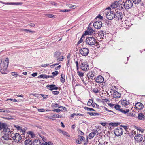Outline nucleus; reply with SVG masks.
I'll return each instance as SVG.
<instances>
[{
  "label": "nucleus",
  "mask_w": 145,
  "mask_h": 145,
  "mask_svg": "<svg viewBox=\"0 0 145 145\" xmlns=\"http://www.w3.org/2000/svg\"><path fill=\"white\" fill-rule=\"evenodd\" d=\"M2 59H0V71L3 74H6L7 69L9 63V59L7 58L5 61H2Z\"/></svg>",
  "instance_id": "nucleus-1"
},
{
  "label": "nucleus",
  "mask_w": 145,
  "mask_h": 145,
  "mask_svg": "<svg viewBox=\"0 0 145 145\" xmlns=\"http://www.w3.org/2000/svg\"><path fill=\"white\" fill-rule=\"evenodd\" d=\"M106 16L107 18L109 20L112 19L114 17V14H113L112 12L111 11L110 8L108 7L106 10Z\"/></svg>",
  "instance_id": "nucleus-2"
},
{
  "label": "nucleus",
  "mask_w": 145,
  "mask_h": 145,
  "mask_svg": "<svg viewBox=\"0 0 145 145\" xmlns=\"http://www.w3.org/2000/svg\"><path fill=\"white\" fill-rule=\"evenodd\" d=\"M86 43L90 45H94L96 42V40L93 37H89L86 38Z\"/></svg>",
  "instance_id": "nucleus-3"
},
{
  "label": "nucleus",
  "mask_w": 145,
  "mask_h": 145,
  "mask_svg": "<svg viewBox=\"0 0 145 145\" xmlns=\"http://www.w3.org/2000/svg\"><path fill=\"white\" fill-rule=\"evenodd\" d=\"M133 4V3L131 1L127 0L125 2L123 5L125 9H128L132 7Z\"/></svg>",
  "instance_id": "nucleus-4"
},
{
  "label": "nucleus",
  "mask_w": 145,
  "mask_h": 145,
  "mask_svg": "<svg viewBox=\"0 0 145 145\" xmlns=\"http://www.w3.org/2000/svg\"><path fill=\"white\" fill-rule=\"evenodd\" d=\"M12 138L15 142H18L21 140L22 138L20 135L18 133H16L12 137Z\"/></svg>",
  "instance_id": "nucleus-5"
},
{
  "label": "nucleus",
  "mask_w": 145,
  "mask_h": 145,
  "mask_svg": "<svg viewBox=\"0 0 145 145\" xmlns=\"http://www.w3.org/2000/svg\"><path fill=\"white\" fill-rule=\"evenodd\" d=\"M115 135L119 136L121 135L123 133V129L121 128H116L114 131Z\"/></svg>",
  "instance_id": "nucleus-6"
},
{
  "label": "nucleus",
  "mask_w": 145,
  "mask_h": 145,
  "mask_svg": "<svg viewBox=\"0 0 145 145\" xmlns=\"http://www.w3.org/2000/svg\"><path fill=\"white\" fill-rule=\"evenodd\" d=\"M89 50L87 48H82L80 50V54L83 56H86L88 54Z\"/></svg>",
  "instance_id": "nucleus-7"
},
{
  "label": "nucleus",
  "mask_w": 145,
  "mask_h": 145,
  "mask_svg": "<svg viewBox=\"0 0 145 145\" xmlns=\"http://www.w3.org/2000/svg\"><path fill=\"white\" fill-rule=\"evenodd\" d=\"M134 139L136 142H140L142 140V135L140 134H137L135 137Z\"/></svg>",
  "instance_id": "nucleus-8"
},
{
  "label": "nucleus",
  "mask_w": 145,
  "mask_h": 145,
  "mask_svg": "<svg viewBox=\"0 0 145 145\" xmlns=\"http://www.w3.org/2000/svg\"><path fill=\"white\" fill-rule=\"evenodd\" d=\"M102 23L101 21H96L94 23L93 25L96 29H100L102 26Z\"/></svg>",
  "instance_id": "nucleus-9"
},
{
  "label": "nucleus",
  "mask_w": 145,
  "mask_h": 145,
  "mask_svg": "<svg viewBox=\"0 0 145 145\" xmlns=\"http://www.w3.org/2000/svg\"><path fill=\"white\" fill-rule=\"evenodd\" d=\"M14 126L18 130L20 131V132L22 133L23 134H24L26 130L25 128H22L21 126L16 125H14Z\"/></svg>",
  "instance_id": "nucleus-10"
},
{
  "label": "nucleus",
  "mask_w": 145,
  "mask_h": 145,
  "mask_svg": "<svg viewBox=\"0 0 145 145\" xmlns=\"http://www.w3.org/2000/svg\"><path fill=\"white\" fill-rule=\"evenodd\" d=\"M61 54V52L59 51L56 52H55L54 54V56L55 57L57 58V60L58 61H62L64 59V57L62 56V58L60 59L58 58L59 57L60 55Z\"/></svg>",
  "instance_id": "nucleus-11"
},
{
  "label": "nucleus",
  "mask_w": 145,
  "mask_h": 145,
  "mask_svg": "<svg viewBox=\"0 0 145 145\" xmlns=\"http://www.w3.org/2000/svg\"><path fill=\"white\" fill-rule=\"evenodd\" d=\"M122 105L125 107L128 108L130 104L129 102L126 100H121Z\"/></svg>",
  "instance_id": "nucleus-12"
},
{
  "label": "nucleus",
  "mask_w": 145,
  "mask_h": 145,
  "mask_svg": "<svg viewBox=\"0 0 145 145\" xmlns=\"http://www.w3.org/2000/svg\"><path fill=\"white\" fill-rule=\"evenodd\" d=\"M0 3L6 5H21L22 4V3L21 2H7V3H5L3 2L2 1H0Z\"/></svg>",
  "instance_id": "nucleus-13"
},
{
  "label": "nucleus",
  "mask_w": 145,
  "mask_h": 145,
  "mask_svg": "<svg viewBox=\"0 0 145 145\" xmlns=\"http://www.w3.org/2000/svg\"><path fill=\"white\" fill-rule=\"evenodd\" d=\"M81 68L82 70L85 71H87L89 69L88 65L85 63H83L82 64Z\"/></svg>",
  "instance_id": "nucleus-14"
},
{
  "label": "nucleus",
  "mask_w": 145,
  "mask_h": 145,
  "mask_svg": "<svg viewBox=\"0 0 145 145\" xmlns=\"http://www.w3.org/2000/svg\"><path fill=\"white\" fill-rule=\"evenodd\" d=\"M143 107V105L140 103H137L135 105V108L137 110H140Z\"/></svg>",
  "instance_id": "nucleus-15"
},
{
  "label": "nucleus",
  "mask_w": 145,
  "mask_h": 145,
  "mask_svg": "<svg viewBox=\"0 0 145 145\" xmlns=\"http://www.w3.org/2000/svg\"><path fill=\"white\" fill-rule=\"evenodd\" d=\"M94 30L90 27H88L87 30L84 33L85 35H91L94 32Z\"/></svg>",
  "instance_id": "nucleus-16"
},
{
  "label": "nucleus",
  "mask_w": 145,
  "mask_h": 145,
  "mask_svg": "<svg viewBox=\"0 0 145 145\" xmlns=\"http://www.w3.org/2000/svg\"><path fill=\"white\" fill-rule=\"evenodd\" d=\"M47 88H50L49 89L50 90L52 91L54 90H57L58 89V87H56L54 85H47L46 86Z\"/></svg>",
  "instance_id": "nucleus-17"
},
{
  "label": "nucleus",
  "mask_w": 145,
  "mask_h": 145,
  "mask_svg": "<svg viewBox=\"0 0 145 145\" xmlns=\"http://www.w3.org/2000/svg\"><path fill=\"white\" fill-rule=\"evenodd\" d=\"M123 26L125 28H127V27L130 26L131 25L130 22L127 20H125L123 22Z\"/></svg>",
  "instance_id": "nucleus-18"
},
{
  "label": "nucleus",
  "mask_w": 145,
  "mask_h": 145,
  "mask_svg": "<svg viewBox=\"0 0 145 145\" xmlns=\"http://www.w3.org/2000/svg\"><path fill=\"white\" fill-rule=\"evenodd\" d=\"M104 81L103 78L101 76H99L96 79V81L98 83H101Z\"/></svg>",
  "instance_id": "nucleus-19"
},
{
  "label": "nucleus",
  "mask_w": 145,
  "mask_h": 145,
  "mask_svg": "<svg viewBox=\"0 0 145 145\" xmlns=\"http://www.w3.org/2000/svg\"><path fill=\"white\" fill-rule=\"evenodd\" d=\"M3 131L5 134H10L11 133L10 129L8 128L7 125H6V127H5L3 129Z\"/></svg>",
  "instance_id": "nucleus-20"
},
{
  "label": "nucleus",
  "mask_w": 145,
  "mask_h": 145,
  "mask_svg": "<svg viewBox=\"0 0 145 145\" xmlns=\"http://www.w3.org/2000/svg\"><path fill=\"white\" fill-rule=\"evenodd\" d=\"M114 17L118 20H120L122 18L121 14L119 12H117L114 14Z\"/></svg>",
  "instance_id": "nucleus-21"
},
{
  "label": "nucleus",
  "mask_w": 145,
  "mask_h": 145,
  "mask_svg": "<svg viewBox=\"0 0 145 145\" xmlns=\"http://www.w3.org/2000/svg\"><path fill=\"white\" fill-rule=\"evenodd\" d=\"M121 95L120 93L116 91L113 93V96L114 98H118L120 97Z\"/></svg>",
  "instance_id": "nucleus-22"
},
{
  "label": "nucleus",
  "mask_w": 145,
  "mask_h": 145,
  "mask_svg": "<svg viewBox=\"0 0 145 145\" xmlns=\"http://www.w3.org/2000/svg\"><path fill=\"white\" fill-rule=\"evenodd\" d=\"M119 4V2L118 1H116L111 5V6L112 8H114L118 6Z\"/></svg>",
  "instance_id": "nucleus-23"
},
{
  "label": "nucleus",
  "mask_w": 145,
  "mask_h": 145,
  "mask_svg": "<svg viewBox=\"0 0 145 145\" xmlns=\"http://www.w3.org/2000/svg\"><path fill=\"white\" fill-rule=\"evenodd\" d=\"M97 132V130H95L91 133L89 135V138L91 139L92 138Z\"/></svg>",
  "instance_id": "nucleus-24"
},
{
  "label": "nucleus",
  "mask_w": 145,
  "mask_h": 145,
  "mask_svg": "<svg viewBox=\"0 0 145 145\" xmlns=\"http://www.w3.org/2000/svg\"><path fill=\"white\" fill-rule=\"evenodd\" d=\"M9 134H5L4 133V135L2 136V138L5 140H7L9 139Z\"/></svg>",
  "instance_id": "nucleus-25"
},
{
  "label": "nucleus",
  "mask_w": 145,
  "mask_h": 145,
  "mask_svg": "<svg viewBox=\"0 0 145 145\" xmlns=\"http://www.w3.org/2000/svg\"><path fill=\"white\" fill-rule=\"evenodd\" d=\"M41 143L40 141L36 140L33 142V145H40Z\"/></svg>",
  "instance_id": "nucleus-26"
},
{
  "label": "nucleus",
  "mask_w": 145,
  "mask_h": 145,
  "mask_svg": "<svg viewBox=\"0 0 145 145\" xmlns=\"http://www.w3.org/2000/svg\"><path fill=\"white\" fill-rule=\"evenodd\" d=\"M144 118V116L142 113H139L138 116V118L140 120H142Z\"/></svg>",
  "instance_id": "nucleus-27"
},
{
  "label": "nucleus",
  "mask_w": 145,
  "mask_h": 145,
  "mask_svg": "<svg viewBox=\"0 0 145 145\" xmlns=\"http://www.w3.org/2000/svg\"><path fill=\"white\" fill-rule=\"evenodd\" d=\"M6 124L4 123H1L0 122V130L3 129L5 127H6Z\"/></svg>",
  "instance_id": "nucleus-28"
},
{
  "label": "nucleus",
  "mask_w": 145,
  "mask_h": 145,
  "mask_svg": "<svg viewBox=\"0 0 145 145\" xmlns=\"http://www.w3.org/2000/svg\"><path fill=\"white\" fill-rule=\"evenodd\" d=\"M25 145H31V141L30 140H27L25 142Z\"/></svg>",
  "instance_id": "nucleus-29"
},
{
  "label": "nucleus",
  "mask_w": 145,
  "mask_h": 145,
  "mask_svg": "<svg viewBox=\"0 0 145 145\" xmlns=\"http://www.w3.org/2000/svg\"><path fill=\"white\" fill-rule=\"evenodd\" d=\"M120 111L122 113L126 114L128 113L129 111V109H127L125 110H124L123 109H120Z\"/></svg>",
  "instance_id": "nucleus-30"
},
{
  "label": "nucleus",
  "mask_w": 145,
  "mask_h": 145,
  "mask_svg": "<svg viewBox=\"0 0 145 145\" xmlns=\"http://www.w3.org/2000/svg\"><path fill=\"white\" fill-rule=\"evenodd\" d=\"M0 112H2L5 113H8L10 112L9 110H7L6 109H0Z\"/></svg>",
  "instance_id": "nucleus-31"
},
{
  "label": "nucleus",
  "mask_w": 145,
  "mask_h": 145,
  "mask_svg": "<svg viewBox=\"0 0 145 145\" xmlns=\"http://www.w3.org/2000/svg\"><path fill=\"white\" fill-rule=\"evenodd\" d=\"M84 37V35H82L81 37V38L80 39L79 41L78 42V43H77V45H78V44H80L82 43L83 42V39H82V38L83 37Z\"/></svg>",
  "instance_id": "nucleus-32"
},
{
  "label": "nucleus",
  "mask_w": 145,
  "mask_h": 145,
  "mask_svg": "<svg viewBox=\"0 0 145 145\" xmlns=\"http://www.w3.org/2000/svg\"><path fill=\"white\" fill-rule=\"evenodd\" d=\"M93 103V100L92 99L89 100L88 102V105L89 106H91L92 104Z\"/></svg>",
  "instance_id": "nucleus-33"
},
{
  "label": "nucleus",
  "mask_w": 145,
  "mask_h": 145,
  "mask_svg": "<svg viewBox=\"0 0 145 145\" xmlns=\"http://www.w3.org/2000/svg\"><path fill=\"white\" fill-rule=\"evenodd\" d=\"M23 31H25L27 32H29V33H34V31H33L31 30H30L28 29H23Z\"/></svg>",
  "instance_id": "nucleus-34"
},
{
  "label": "nucleus",
  "mask_w": 145,
  "mask_h": 145,
  "mask_svg": "<svg viewBox=\"0 0 145 145\" xmlns=\"http://www.w3.org/2000/svg\"><path fill=\"white\" fill-rule=\"evenodd\" d=\"M28 134L30 135L32 138H33L35 137V135L34 133L32 131H30L27 133Z\"/></svg>",
  "instance_id": "nucleus-35"
},
{
  "label": "nucleus",
  "mask_w": 145,
  "mask_h": 145,
  "mask_svg": "<svg viewBox=\"0 0 145 145\" xmlns=\"http://www.w3.org/2000/svg\"><path fill=\"white\" fill-rule=\"evenodd\" d=\"M64 76H63L62 74L61 75V82L62 83H64L65 81V79Z\"/></svg>",
  "instance_id": "nucleus-36"
},
{
  "label": "nucleus",
  "mask_w": 145,
  "mask_h": 145,
  "mask_svg": "<svg viewBox=\"0 0 145 145\" xmlns=\"http://www.w3.org/2000/svg\"><path fill=\"white\" fill-rule=\"evenodd\" d=\"M62 133L64 135H66V136L68 137H70V135L69 134H68V133L64 131H61Z\"/></svg>",
  "instance_id": "nucleus-37"
},
{
  "label": "nucleus",
  "mask_w": 145,
  "mask_h": 145,
  "mask_svg": "<svg viewBox=\"0 0 145 145\" xmlns=\"http://www.w3.org/2000/svg\"><path fill=\"white\" fill-rule=\"evenodd\" d=\"M134 3L135 4H138L141 1V0H133Z\"/></svg>",
  "instance_id": "nucleus-38"
},
{
  "label": "nucleus",
  "mask_w": 145,
  "mask_h": 145,
  "mask_svg": "<svg viewBox=\"0 0 145 145\" xmlns=\"http://www.w3.org/2000/svg\"><path fill=\"white\" fill-rule=\"evenodd\" d=\"M47 16L49 18H55V16L52 14H49L47 15Z\"/></svg>",
  "instance_id": "nucleus-39"
},
{
  "label": "nucleus",
  "mask_w": 145,
  "mask_h": 145,
  "mask_svg": "<svg viewBox=\"0 0 145 145\" xmlns=\"http://www.w3.org/2000/svg\"><path fill=\"white\" fill-rule=\"evenodd\" d=\"M55 117L57 118H61L62 117V116L61 115H59L57 114L53 115L52 117V118H54Z\"/></svg>",
  "instance_id": "nucleus-40"
},
{
  "label": "nucleus",
  "mask_w": 145,
  "mask_h": 145,
  "mask_svg": "<svg viewBox=\"0 0 145 145\" xmlns=\"http://www.w3.org/2000/svg\"><path fill=\"white\" fill-rule=\"evenodd\" d=\"M88 74L89 75V76L90 77H92L94 76V74L93 73V72H89Z\"/></svg>",
  "instance_id": "nucleus-41"
},
{
  "label": "nucleus",
  "mask_w": 145,
  "mask_h": 145,
  "mask_svg": "<svg viewBox=\"0 0 145 145\" xmlns=\"http://www.w3.org/2000/svg\"><path fill=\"white\" fill-rule=\"evenodd\" d=\"M59 73L57 71H55L52 72V75L53 77L54 76H56Z\"/></svg>",
  "instance_id": "nucleus-42"
},
{
  "label": "nucleus",
  "mask_w": 145,
  "mask_h": 145,
  "mask_svg": "<svg viewBox=\"0 0 145 145\" xmlns=\"http://www.w3.org/2000/svg\"><path fill=\"white\" fill-rule=\"evenodd\" d=\"M87 113L88 114H89V115H90L91 116H92V115L96 116V115H98L97 113H93L92 112H88Z\"/></svg>",
  "instance_id": "nucleus-43"
},
{
  "label": "nucleus",
  "mask_w": 145,
  "mask_h": 145,
  "mask_svg": "<svg viewBox=\"0 0 145 145\" xmlns=\"http://www.w3.org/2000/svg\"><path fill=\"white\" fill-rule=\"evenodd\" d=\"M70 11L69 10L64 9L60 10V12H69Z\"/></svg>",
  "instance_id": "nucleus-44"
},
{
  "label": "nucleus",
  "mask_w": 145,
  "mask_h": 145,
  "mask_svg": "<svg viewBox=\"0 0 145 145\" xmlns=\"http://www.w3.org/2000/svg\"><path fill=\"white\" fill-rule=\"evenodd\" d=\"M115 108L116 110H119L120 109V106L118 105H116L115 106Z\"/></svg>",
  "instance_id": "nucleus-45"
},
{
  "label": "nucleus",
  "mask_w": 145,
  "mask_h": 145,
  "mask_svg": "<svg viewBox=\"0 0 145 145\" xmlns=\"http://www.w3.org/2000/svg\"><path fill=\"white\" fill-rule=\"evenodd\" d=\"M85 109L87 110H89V111H94V110L92 108H89L88 107H84Z\"/></svg>",
  "instance_id": "nucleus-46"
},
{
  "label": "nucleus",
  "mask_w": 145,
  "mask_h": 145,
  "mask_svg": "<svg viewBox=\"0 0 145 145\" xmlns=\"http://www.w3.org/2000/svg\"><path fill=\"white\" fill-rule=\"evenodd\" d=\"M77 73L79 76L80 77L83 76V73L80 72L79 71H78L77 72Z\"/></svg>",
  "instance_id": "nucleus-47"
},
{
  "label": "nucleus",
  "mask_w": 145,
  "mask_h": 145,
  "mask_svg": "<svg viewBox=\"0 0 145 145\" xmlns=\"http://www.w3.org/2000/svg\"><path fill=\"white\" fill-rule=\"evenodd\" d=\"M3 118H4V119H8V120H13V119H14V118H12V117L11 116H9V117H8V118L3 117Z\"/></svg>",
  "instance_id": "nucleus-48"
},
{
  "label": "nucleus",
  "mask_w": 145,
  "mask_h": 145,
  "mask_svg": "<svg viewBox=\"0 0 145 145\" xmlns=\"http://www.w3.org/2000/svg\"><path fill=\"white\" fill-rule=\"evenodd\" d=\"M38 78H45V74H42L40 75L39 76Z\"/></svg>",
  "instance_id": "nucleus-49"
},
{
  "label": "nucleus",
  "mask_w": 145,
  "mask_h": 145,
  "mask_svg": "<svg viewBox=\"0 0 145 145\" xmlns=\"http://www.w3.org/2000/svg\"><path fill=\"white\" fill-rule=\"evenodd\" d=\"M50 3L52 5L55 6H57V4L54 1H51Z\"/></svg>",
  "instance_id": "nucleus-50"
},
{
  "label": "nucleus",
  "mask_w": 145,
  "mask_h": 145,
  "mask_svg": "<svg viewBox=\"0 0 145 145\" xmlns=\"http://www.w3.org/2000/svg\"><path fill=\"white\" fill-rule=\"evenodd\" d=\"M59 92L57 91H52V93L54 95H57L59 93Z\"/></svg>",
  "instance_id": "nucleus-51"
},
{
  "label": "nucleus",
  "mask_w": 145,
  "mask_h": 145,
  "mask_svg": "<svg viewBox=\"0 0 145 145\" xmlns=\"http://www.w3.org/2000/svg\"><path fill=\"white\" fill-rule=\"evenodd\" d=\"M93 91L95 93H97L99 92V90L97 88H94Z\"/></svg>",
  "instance_id": "nucleus-52"
},
{
  "label": "nucleus",
  "mask_w": 145,
  "mask_h": 145,
  "mask_svg": "<svg viewBox=\"0 0 145 145\" xmlns=\"http://www.w3.org/2000/svg\"><path fill=\"white\" fill-rule=\"evenodd\" d=\"M44 98V99L48 97V95H46L40 94Z\"/></svg>",
  "instance_id": "nucleus-53"
},
{
  "label": "nucleus",
  "mask_w": 145,
  "mask_h": 145,
  "mask_svg": "<svg viewBox=\"0 0 145 145\" xmlns=\"http://www.w3.org/2000/svg\"><path fill=\"white\" fill-rule=\"evenodd\" d=\"M59 63H57L51 65H50V67L51 68H53L54 67V66L58 65V64H59Z\"/></svg>",
  "instance_id": "nucleus-54"
},
{
  "label": "nucleus",
  "mask_w": 145,
  "mask_h": 145,
  "mask_svg": "<svg viewBox=\"0 0 145 145\" xmlns=\"http://www.w3.org/2000/svg\"><path fill=\"white\" fill-rule=\"evenodd\" d=\"M29 25L31 27H35V25L33 23H31L29 24Z\"/></svg>",
  "instance_id": "nucleus-55"
},
{
  "label": "nucleus",
  "mask_w": 145,
  "mask_h": 145,
  "mask_svg": "<svg viewBox=\"0 0 145 145\" xmlns=\"http://www.w3.org/2000/svg\"><path fill=\"white\" fill-rule=\"evenodd\" d=\"M8 100H11L12 101H13V102H17V100H16V99H9L7 100V101H8Z\"/></svg>",
  "instance_id": "nucleus-56"
},
{
  "label": "nucleus",
  "mask_w": 145,
  "mask_h": 145,
  "mask_svg": "<svg viewBox=\"0 0 145 145\" xmlns=\"http://www.w3.org/2000/svg\"><path fill=\"white\" fill-rule=\"evenodd\" d=\"M98 145H105V144L103 141H100L99 142V143Z\"/></svg>",
  "instance_id": "nucleus-57"
},
{
  "label": "nucleus",
  "mask_w": 145,
  "mask_h": 145,
  "mask_svg": "<svg viewBox=\"0 0 145 145\" xmlns=\"http://www.w3.org/2000/svg\"><path fill=\"white\" fill-rule=\"evenodd\" d=\"M38 110L39 112H44L45 111L44 109H39Z\"/></svg>",
  "instance_id": "nucleus-58"
},
{
  "label": "nucleus",
  "mask_w": 145,
  "mask_h": 145,
  "mask_svg": "<svg viewBox=\"0 0 145 145\" xmlns=\"http://www.w3.org/2000/svg\"><path fill=\"white\" fill-rule=\"evenodd\" d=\"M109 125H112V126H114L115 125H117V123H109Z\"/></svg>",
  "instance_id": "nucleus-59"
},
{
  "label": "nucleus",
  "mask_w": 145,
  "mask_h": 145,
  "mask_svg": "<svg viewBox=\"0 0 145 145\" xmlns=\"http://www.w3.org/2000/svg\"><path fill=\"white\" fill-rule=\"evenodd\" d=\"M50 77V78H53V76H48V75H45V78H48Z\"/></svg>",
  "instance_id": "nucleus-60"
},
{
  "label": "nucleus",
  "mask_w": 145,
  "mask_h": 145,
  "mask_svg": "<svg viewBox=\"0 0 145 145\" xmlns=\"http://www.w3.org/2000/svg\"><path fill=\"white\" fill-rule=\"evenodd\" d=\"M53 111H54L56 112H59L61 111V110L59 109H57L53 110Z\"/></svg>",
  "instance_id": "nucleus-61"
},
{
  "label": "nucleus",
  "mask_w": 145,
  "mask_h": 145,
  "mask_svg": "<svg viewBox=\"0 0 145 145\" xmlns=\"http://www.w3.org/2000/svg\"><path fill=\"white\" fill-rule=\"evenodd\" d=\"M61 67V65H59L58 66H57V67H56L55 68V69L56 70H57L58 69H60V67Z\"/></svg>",
  "instance_id": "nucleus-62"
},
{
  "label": "nucleus",
  "mask_w": 145,
  "mask_h": 145,
  "mask_svg": "<svg viewBox=\"0 0 145 145\" xmlns=\"http://www.w3.org/2000/svg\"><path fill=\"white\" fill-rule=\"evenodd\" d=\"M37 75V72L33 73L31 75L33 77H35Z\"/></svg>",
  "instance_id": "nucleus-63"
},
{
  "label": "nucleus",
  "mask_w": 145,
  "mask_h": 145,
  "mask_svg": "<svg viewBox=\"0 0 145 145\" xmlns=\"http://www.w3.org/2000/svg\"><path fill=\"white\" fill-rule=\"evenodd\" d=\"M46 145H54L51 142L49 141L48 142H47Z\"/></svg>",
  "instance_id": "nucleus-64"
}]
</instances>
